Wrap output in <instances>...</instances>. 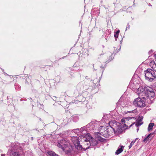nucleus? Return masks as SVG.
Returning a JSON list of instances; mask_svg holds the SVG:
<instances>
[{
	"mask_svg": "<svg viewBox=\"0 0 156 156\" xmlns=\"http://www.w3.org/2000/svg\"><path fill=\"white\" fill-rule=\"evenodd\" d=\"M119 31H120L119 30H118L115 33V34H114V37H115L116 40L117 38L118 37V35L119 34Z\"/></svg>",
	"mask_w": 156,
	"mask_h": 156,
	"instance_id": "obj_18",
	"label": "nucleus"
},
{
	"mask_svg": "<svg viewBox=\"0 0 156 156\" xmlns=\"http://www.w3.org/2000/svg\"><path fill=\"white\" fill-rule=\"evenodd\" d=\"M120 147L118 148V149L115 152V154L118 155L123 151L124 146H120Z\"/></svg>",
	"mask_w": 156,
	"mask_h": 156,
	"instance_id": "obj_14",
	"label": "nucleus"
},
{
	"mask_svg": "<svg viewBox=\"0 0 156 156\" xmlns=\"http://www.w3.org/2000/svg\"><path fill=\"white\" fill-rule=\"evenodd\" d=\"M149 65L152 68V69L156 72V64L154 61H151L149 63Z\"/></svg>",
	"mask_w": 156,
	"mask_h": 156,
	"instance_id": "obj_10",
	"label": "nucleus"
},
{
	"mask_svg": "<svg viewBox=\"0 0 156 156\" xmlns=\"http://www.w3.org/2000/svg\"><path fill=\"white\" fill-rule=\"evenodd\" d=\"M129 27H130V26L129 25H127V27H126V28H128L129 29Z\"/></svg>",
	"mask_w": 156,
	"mask_h": 156,
	"instance_id": "obj_23",
	"label": "nucleus"
},
{
	"mask_svg": "<svg viewBox=\"0 0 156 156\" xmlns=\"http://www.w3.org/2000/svg\"><path fill=\"white\" fill-rule=\"evenodd\" d=\"M86 137L87 140L90 141L91 146H95L97 144V141L90 134H87L86 135Z\"/></svg>",
	"mask_w": 156,
	"mask_h": 156,
	"instance_id": "obj_6",
	"label": "nucleus"
},
{
	"mask_svg": "<svg viewBox=\"0 0 156 156\" xmlns=\"http://www.w3.org/2000/svg\"><path fill=\"white\" fill-rule=\"evenodd\" d=\"M154 70L151 69H147L144 71L146 79L150 82L156 80V75Z\"/></svg>",
	"mask_w": 156,
	"mask_h": 156,
	"instance_id": "obj_2",
	"label": "nucleus"
},
{
	"mask_svg": "<svg viewBox=\"0 0 156 156\" xmlns=\"http://www.w3.org/2000/svg\"><path fill=\"white\" fill-rule=\"evenodd\" d=\"M141 97L136 98L133 101L134 104L136 106L139 107H144L146 106L145 100Z\"/></svg>",
	"mask_w": 156,
	"mask_h": 156,
	"instance_id": "obj_4",
	"label": "nucleus"
},
{
	"mask_svg": "<svg viewBox=\"0 0 156 156\" xmlns=\"http://www.w3.org/2000/svg\"><path fill=\"white\" fill-rule=\"evenodd\" d=\"M142 124H139V122H137V123H136V126H140V125H141Z\"/></svg>",
	"mask_w": 156,
	"mask_h": 156,
	"instance_id": "obj_21",
	"label": "nucleus"
},
{
	"mask_svg": "<svg viewBox=\"0 0 156 156\" xmlns=\"http://www.w3.org/2000/svg\"><path fill=\"white\" fill-rule=\"evenodd\" d=\"M11 156H21V155L18 152H14L12 154Z\"/></svg>",
	"mask_w": 156,
	"mask_h": 156,
	"instance_id": "obj_17",
	"label": "nucleus"
},
{
	"mask_svg": "<svg viewBox=\"0 0 156 156\" xmlns=\"http://www.w3.org/2000/svg\"><path fill=\"white\" fill-rule=\"evenodd\" d=\"M69 144V143L64 140H62L58 142L57 146L62 149L64 148L66 145Z\"/></svg>",
	"mask_w": 156,
	"mask_h": 156,
	"instance_id": "obj_7",
	"label": "nucleus"
},
{
	"mask_svg": "<svg viewBox=\"0 0 156 156\" xmlns=\"http://www.w3.org/2000/svg\"><path fill=\"white\" fill-rule=\"evenodd\" d=\"M101 133L98 132L95 133V136L99 140L103 141L104 139L101 136Z\"/></svg>",
	"mask_w": 156,
	"mask_h": 156,
	"instance_id": "obj_12",
	"label": "nucleus"
},
{
	"mask_svg": "<svg viewBox=\"0 0 156 156\" xmlns=\"http://www.w3.org/2000/svg\"><path fill=\"white\" fill-rule=\"evenodd\" d=\"M152 135H153V134L152 133H150V134H149L148 136H147L145 138L144 140H143V142H146L147 141L149 140V139L151 140L152 138Z\"/></svg>",
	"mask_w": 156,
	"mask_h": 156,
	"instance_id": "obj_13",
	"label": "nucleus"
},
{
	"mask_svg": "<svg viewBox=\"0 0 156 156\" xmlns=\"http://www.w3.org/2000/svg\"><path fill=\"white\" fill-rule=\"evenodd\" d=\"M80 130H81V129H74L73 130V131L74 132H77V131H79Z\"/></svg>",
	"mask_w": 156,
	"mask_h": 156,
	"instance_id": "obj_20",
	"label": "nucleus"
},
{
	"mask_svg": "<svg viewBox=\"0 0 156 156\" xmlns=\"http://www.w3.org/2000/svg\"><path fill=\"white\" fill-rule=\"evenodd\" d=\"M115 131L113 132V133H120L122 132V129L120 126H117L116 128V129L114 128Z\"/></svg>",
	"mask_w": 156,
	"mask_h": 156,
	"instance_id": "obj_9",
	"label": "nucleus"
},
{
	"mask_svg": "<svg viewBox=\"0 0 156 156\" xmlns=\"http://www.w3.org/2000/svg\"><path fill=\"white\" fill-rule=\"evenodd\" d=\"M136 93L139 97L143 99H146L153 98L155 95V93L153 89L148 86L143 88L142 87H139L137 90Z\"/></svg>",
	"mask_w": 156,
	"mask_h": 156,
	"instance_id": "obj_1",
	"label": "nucleus"
},
{
	"mask_svg": "<svg viewBox=\"0 0 156 156\" xmlns=\"http://www.w3.org/2000/svg\"><path fill=\"white\" fill-rule=\"evenodd\" d=\"M135 111H136L135 110H134L133 111H131L130 112V113H133V112H135Z\"/></svg>",
	"mask_w": 156,
	"mask_h": 156,
	"instance_id": "obj_22",
	"label": "nucleus"
},
{
	"mask_svg": "<svg viewBox=\"0 0 156 156\" xmlns=\"http://www.w3.org/2000/svg\"><path fill=\"white\" fill-rule=\"evenodd\" d=\"M84 144V149H85V150H86L88 148H89V147L91 146V145H90V141H88V142L86 140H85V142Z\"/></svg>",
	"mask_w": 156,
	"mask_h": 156,
	"instance_id": "obj_11",
	"label": "nucleus"
},
{
	"mask_svg": "<svg viewBox=\"0 0 156 156\" xmlns=\"http://www.w3.org/2000/svg\"><path fill=\"white\" fill-rule=\"evenodd\" d=\"M66 153L68 154L70 153L72 150V147L70 146L69 144L66 145L64 148L62 149Z\"/></svg>",
	"mask_w": 156,
	"mask_h": 156,
	"instance_id": "obj_8",
	"label": "nucleus"
},
{
	"mask_svg": "<svg viewBox=\"0 0 156 156\" xmlns=\"http://www.w3.org/2000/svg\"><path fill=\"white\" fill-rule=\"evenodd\" d=\"M46 154L49 156H58L57 154H56L54 152L52 151H47Z\"/></svg>",
	"mask_w": 156,
	"mask_h": 156,
	"instance_id": "obj_15",
	"label": "nucleus"
},
{
	"mask_svg": "<svg viewBox=\"0 0 156 156\" xmlns=\"http://www.w3.org/2000/svg\"><path fill=\"white\" fill-rule=\"evenodd\" d=\"M136 139L135 140H133L131 143L130 144L129 146V148L130 149L132 146L134 144V143L135 142L136 140Z\"/></svg>",
	"mask_w": 156,
	"mask_h": 156,
	"instance_id": "obj_19",
	"label": "nucleus"
},
{
	"mask_svg": "<svg viewBox=\"0 0 156 156\" xmlns=\"http://www.w3.org/2000/svg\"><path fill=\"white\" fill-rule=\"evenodd\" d=\"M121 121L122 124H124L125 126L130 127L135 123L136 120L134 117H130L122 119Z\"/></svg>",
	"mask_w": 156,
	"mask_h": 156,
	"instance_id": "obj_3",
	"label": "nucleus"
},
{
	"mask_svg": "<svg viewBox=\"0 0 156 156\" xmlns=\"http://www.w3.org/2000/svg\"><path fill=\"white\" fill-rule=\"evenodd\" d=\"M79 149L80 150V149H81V146H79Z\"/></svg>",
	"mask_w": 156,
	"mask_h": 156,
	"instance_id": "obj_24",
	"label": "nucleus"
},
{
	"mask_svg": "<svg viewBox=\"0 0 156 156\" xmlns=\"http://www.w3.org/2000/svg\"><path fill=\"white\" fill-rule=\"evenodd\" d=\"M115 131L114 128L110 127L106 130L103 133H101V135L105 137H107L109 136L112 135L113 132Z\"/></svg>",
	"mask_w": 156,
	"mask_h": 156,
	"instance_id": "obj_5",
	"label": "nucleus"
},
{
	"mask_svg": "<svg viewBox=\"0 0 156 156\" xmlns=\"http://www.w3.org/2000/svg\"><path fill=\"white\" fill-rule=\"evenodd\" d=\"M154 125V123H150L148 125V131H150L151 130Z\"/></svg>",
	"mask_w": 156,
	"mask_h": 156,
	"instance_id": "obj_16",
	"label": "nucleus"
},
{
	"mask_svg": "<svg viewBox=\"0 0 156 156\" xmlns=\"http://www.w3.org/2000/svg\"><path fill=\"white\" fill-rule=\"evenodd\" d=\"M3 154H2V156H3Z\"/></svg>",
	"mask_w": 156,
	"mask_h": 156,
	"instance_id": "obj_25",
	"label": "nucleus"
}]
</instances>
